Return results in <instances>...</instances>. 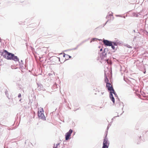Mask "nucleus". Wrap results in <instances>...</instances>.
<instances>
[{"label":"nucleus","instance_id":"obj_1","mask_svg":"<svg viewBox=\"0 0 148 148\" xmlns=\"http://www.w3.org/2000/svg\"><path fill=\"white\" fill-rule=\"evenodd\" d=\"M1 56L8 60H13L16 62H19V59L16 56L12 53L9 52L6 50L3 49L1 54Z\"/></svg>","mask_w":148,"mask_h":148},{"label":"nucleus","instance_id":"obj_2","mask_svg":"<svg viewBox=\"0 0 148 148\" xmlns=\"http://www.w3.org/2000/svg\"><path fill=\"white\" fill-rule=\"evenodd\" d=\"M42 44V43H39L38 45L39 47L38 48V51L41 56L44 55V53H46L47 50V48L44 45L41 46Z\"/></svg>","mask_w":148,"mask_h":148},{"label":"nucleus","instance_id":"obj_3","mask_svg":"<svg viewBox=\"0 0 148 148\" xmlns=\"http://www.w3.org/2000/svg\"><path fill=\"white\" fill-rule=\"evenodd\" d=\"M106 132V135L104 137L103 146L102 148H108L109 146L110 142L107 137L108 131Z\"/></svg>","mask_w":148,"mask_h":148},{"label":"nucleus","instance_id":"obj_4","mask_svg":"<svg viewBox=\"0 0 148 148\" xmlns=\"http://www.w3.org/2000/svg\"><path fill=\"white\" fill-rule=\"evenodd\" d=\"M44 112L43 108H40L39 110L38 111V116L39 119L43 120H46V118L44 114Z\"/></svg>","mask_w":148,"mask_h":148},{"label":"nucleus","instance_id":"obj_5","mask_svg":"<svg viewBox=\"0 0 148 148\" xmlns=\"http://www.w3.org/2000/svg\"><path fill=\"white\" fill-rule=\"evenodd\" d=\"M108 51V49L107 48H105L104 49L100 55V56L101 57H102V58H103L106 57L107 55L110 56L111 55V54L110 52H109L108 54H107V52Z\"/></svg>","mask_w":148,"mask_h":148},{"label":"nucleus","instance_id":"obj_6","mask_svg":"<svg viewBox=\"0 0 148 148\" xmlns=\"http://www.w3.org/2000/svg\"><path fill=\"white\" fill-rule=\"evenodd\" d=\"M104 81L106 84V86L108 89V88H110L111 87L113 86L109 82V79L107 78L106 75L105 73H104Z\"/></svg>","mask_w":148,"mask_h":148},{"label":"nucleus","instance_id":"obj_7","mask_svg":"<svg viewBox=\"0 0 148 148\" xmlns=\"http://www.w3.org/2000/svg\"><path fill=\"white\" fill-rule=\"evenodd\" d=\"M73 132V130L70 129L68 132H67L65 135V138L66 140H67L71 139V134Z\"/></svg>","mask_w":148,"mask_h":148},{"label":"nucleus","instance_id":"obj_8","mask_svg":"<svg viewBox=\"0 0 148 148\" xmlns=\"http://www.w3.org/2000/svg\"><path fill=\"white\" fill-rule=\"evenodd\" d=\"M103 42L104 45L106 46H110L112 45V41L103 39Z\"/></svg>","mask_w":148,"mask_h":148},{"label":"nucleus","instance_id":"obj_9","mask_svg":"<svg viewBox=\"0 0 148 148\" xmlns=\"http://www.w3.org/2000/svg\"><path fill=\"white\" fill-rule=\"evenodd\" d=\"M110 88H108V91H109V92H112V94H113L115 96V97H116L118 98V96L116 93L115 92L113 88V86L111 87Z\"/></svg>","mask_w":148,"mask_h":148},{"label":"nucleus","instance_id":"obj_10","mask_svg":"<svg viewBox=\"0 0 148 148\" xmlns=\"http://www.w3.org/2000/svg\"><path fill=\"white\" fill-rule=\"evenodd\" d=\"M38 90L39 91H43L45 90L43 87L42 85L41 84H38Z\"/></svg>","mask_w":148,"mask_h":148},{"label":"nucleus","instance_id":"obj_11","mask_svg":"<svg viewBox=\"0 0 148 148\" xmlns=\"http://www.w3.org/2000/svg\"><path fill=\"white\" fill-rule=\"evenodd\" d=\"M58 59L59 60V61L60 62V58H58L56 56H53L50 57L49 59V60H55L56 61Z\"/></svg>","mask_w":148,"mask_h":148},{"label":"nucleus","instance_id":"obj_12","mask_svg":"<svg viewBox=\"0 0 148 148\" xmlns=\"http://www.w3.org/2000/svg\"><path fill=\"white\" fill-rule=\"evenodd\" d=\"M110 98L114 104L115 103V99L111 92H110Z\"/></svg>","mask_w":148,"mask_h":148},{"label":"nucleus","instance_id":"obj_13","mask_svg":"<svg viewBox=\"0 0 148 148\" xmlns=\"http://www.w3.org/2000/svg\"><path fill=\"white\" fill-rule=\"evenodd\" d=\"M32 51H33V53L34 56V57L36 59V61H37V53L36 51H35L34 49H32Z\"/></svg>","mask_w":148,"mask_h":148},{"label":"nucleus","instance_id":"obj_14","mask_svg":"<svg viewBox=\"0 0 148 148\" xmlns=\"http://www.w3.org/2000/svg\"><path fill=\"white\" fill-rule=\"evenodd\" d=\"M112 16H113V15L112 14H109L107 15V16L106 17V19H107L108 20V19H110V20L111 19V18Z\"/></svg>","mask_w":148,"mask_h":148},{"label":"nucleus","instance_id":"obj_15","mask_svg":"<svg viewBox=\"0 0 148 148\" xmlns=\"http://www.w3.org/2000/svg\"><path fill=\"white\" fill-rule=\"evenodd\" d=\"M112 45L117 47L118 42H116L112 41Z\"/></svg>","mask_w":148,"mask_h":148},{"label":"nucleus","instance_id":"obj_16","mask_svg":"<svg viewBox=\"0 0 148 148\" xmlns=\"http://www.w3.org/2000/svg\"><path fill=\"white\" fill-rule=\"evenodd\" d=\"M110 46L112 48L113 50H116L117 48V47H116L115 46L113 45H112Z\"/></svg>","mask_w":148,"mask_h":148},{"label":"nucleus","instance_id":"obj_17","mask_svg":"<svg viewBox=\"0 0 148 148\" xmlns=\"http://www.w3.org/2000/svg\"><path fill=\"white\" fill-rule=\"evenodd\" d=\"M91 39L92 40H93V42L95 40H98L101 41L102 40L101 39H99L98 38H92Z\"/></svg>","mask_w":148,"mask_h":148},{"label":"nucleus","instance_id":"obj_18","mask_svg":"<svg viewBox=\"0 0 148 148\" xmlns=\"http://www.w3.org/2000/svg\"><path fill=\"white\" fill-rule=\"evenodd\" d=\"M116 104H118L119 106H120V102L119 99V98L118 99V101H116Z\"/></svg>","mask_w":148,"mask_h":148},{"label":"nucleus","instance_id":"obj_19","mask_svg":"<svg viewBox=\"0 0 148 148\" xmlns=\"http://www.w3.org/2000/svg\"><path fill=\"white\" fill-rule=\"evenodd\" d=\"M110 21V19H108V20L105 23L103 24V27H104L106 25V24H107V22L109 21Z\"/></svg>","mask_w":148,"mask_h":148},{"label":"nucleus","instance_id":"obj_20","mask_svg":"<svg viewBox=\"0 0 148 148\" xmlns=\"http://www.w3.org/2000/svg\"><path fill=\"white\" fill-rule=\"evenodd\" d=\"M119 115H118L117 116H114L112 119V121H113L115 118L116 117H119Z\"/></svg>","mask_w":148,"mask_h":148},{"label":"nucleus","instance_id":"obj_21","mask_svg":"<svg viewBox=\"0 0 148 148\" xmlns=\"http://www.w3.org/2000/svg\"><path fill=\"white\" fill-rule=\"evenodd\" d=\"M38 68L39 71H41V73L42 72V70L41 69L40 66H39V67H38Z\"/></svg>","mask_w":148,"mask_h":148},{"label":"nucleus","instance_id":"obj_22","mask_svg":"<svg viewBox=\"0 0 148 148\" xmlns=\"http://www.w3.org/2000/svg\"><path fill=\"white\" fill-rule=\"evenodd\" d=\"M126 47L128 48H132V47L130 46V45H126Z\"/></svg>","mask_w":148,"mask_h":148},{"label":"nucleus","instance_id":"obj_23","mask_svg":"<svg viewBox=\"0 0 148 148\" xmlns=\"http://www.w3.org/2000/svg\"><path fill=\"white\" fill-rule=\"evenodd\" d=\"M68 55L66 54L65 53H63V57H65L66 56L68 57Z\"/></svg>","mask_w":148,"mask_h":148},{"label":"nucleus","instance_id":"obj_24","mask_svg":"<svg viewBox=\"0 0 148 148\" xmlns=\"http://www.w3.org/2000/svg\"><path fill=\"white\" fill-rule=\"evenodd\" d=\"M89 39V38L88 39H86V40H85L83 41H82L83 42V43H84L85 42L88 41Z\"/></svg>","mask_w":148,"mask_h":148},{"label":"nucleus","instance_id":"obj_25","mask_svg":"<svg viewBox=\"0 0 148 148\" xmlns=\"http://www.w3.org/2000/svg\"><path fill=\"white\" fill-rule=\"evenodd\" d=\"M76 49H77L76 48H73V49H69V50L71 51V50H75Z\"/></svg>","mask_w":148,"mask_h":148},{"label":"nucleus","instance_id":"obj_26","mask_svg":"<svg viewBox=\"0 0 148 148\" xmlns=\"http://www.w3.org/2000/svg\"><path fill=\"white\" fill-rule=\"evenodd\" d=\"M18 98H20V97H21V94H20V93H19L18 95Z\"/></svg>","mask_w":148,"mask_h":148},{"label":"nucleus","instance_id":"obj_27","mask_svg":"<svg viewBox=\"0 0 148 148\" xmlns=\"http://www.w3.org/2000/svg\"><path fill=\"white\" fill-rule=\"evenodd\" d=\"M5 95L7 96V97H8V96H7V94H8L7 91H5Z\"/></svg>","mask_w":148,"mask_h":148},{"label":"nucleus","instance_id":"obj_28","mask_svg":"<svg viewBox=\"0 0 148 148\" xmlns=\"http://www.w3.org/2000/svg\"><path fill=\"white\" fill-rule=\"evenodd\" d=\"M65 58H66V59H65V60L64 61V62L66 60H68V59H66V58H68V57L66 56V57H65Z\"/></svg>","mask_w":148,"mask_h":148},{"label":"nucleus","instance_id":"obj_29","mask_svg":"<svg viewBox=\"0 0 148 148\" xmlns=\"http://www.w3.org/2000/svg\"><path fill=\"white\" fill-rule=\"evenodd\" d=\"M60 143H58L56 144V147H58V146L60 145Z\"/></svg>","mask_w":148,"mask_h":148},{"label":"nucleus","instance_id":"obj_30","mask_svg":"<svg viewBox=\"0 0 148 148\" xmlns=\"http://www.w3.org/2000/svg\"><path fill=\"white\" fill-rule=\"evenodd\" d=\"M68 57H69V58H71V56L68 55Z\"/></svg>","mask_w":148,"mask_h":148},{"label":"nucleus","instance_id":"obj_31","mask_svg":"<svg viewBox=\"0 0 148 148\" xmlns=\"http://www.w3.org/2000/svg\"><path fill=\"white\" fill-rule=\"evenodd\" d=\"M116 16L117 17H120V15H116Z\"/></svg>","mask_w":148,"mask_h":148},{"label":"nucleus","instance_id":"obj_32","mask_svg":"<svg viewBox=\"0 0 148 148\" xmlns=\"http://www.w3.org/2000/svg\"><path fill=\"white\" fill-rule=\"evenodd\" d=\"M94 90H95L96 91H97L98 90L97 88H96L95 89H94Z\"/></svg>","mask_w":148,"mask_h":148},{"label":"nucleus","instance_id":"obj_33","mask_svg":"<svg viewBox=\"0 0 148 148\" xmlns=\"http://www.w3.org/2000/svg\"><path fill=\"white\" fill-rule=\"evenodd\" d=\"M136 36H134V40H135V39H136Z\"/></svg>","mask_w":148,"mask_h":148},{"label":"nucleus","instance_id":"obj_34","mask_svg":"<svg viewBox=\"0 0 148 148\" xmlns=\"http://www.w3.org/2000/svg\"><path fill=\"white\" fill-rule=\"evenodd\" d=\"M102 50H103L101 48V49H100V51L101 52V51H102Z\"/></svg>","mask_w":148,"mask_h":148},{"label":"nucleus","instance_id":"obj_35","mask_svg":"<svg viewBox=\"0 0 148 148\" xmlns=\"http://www.w3.org/2000/svg\"><path fill=\"white\" fill-rule=\"evenodd\" d=\"M2 51H1V50H0V54L1 55V53L2 52Z\"/></svg>","mask_w":148,"mask_h":148},{"label":"nucleus","instance_id":"obj_36","mask_svg":"<svg viewBox=\"0 0 148 148\" xmlns=\"http://www.w3.org/2000/svg\"><path fill=\"white\" fill-rule=\"evenodd\" d=\"M82 45L83 44V43H84L82 41L81 43H80Z\"/></svg>","mask_w":148,"mask_h":148},{"label":"nucleus","instance_id":"obj_37","mask_svg":"<svg viewBox=\"0 0 148 148\" xmlns=\"http://www.w3.org/2000/svg\"><path fill=\"white\" fill-rule=\"evenodd\" d=\"M93 42V40L91 39V40L90 41V42L91 43Z\"/></svg>","mask_w":148,"mask_h":148},{"label":"nucleus","instance_id":"obj_38","mask_svg":"<svg viewBox=\"0 0 148 148\" xmlns=\"http://www.w3.org/2000/svg\"><path fill=\"white\" fill-rule=\"evenodd\" d=\"M109 126H108L107 127V130H108V129H109Z\"/></svg>","mask_w":148,"mask_h":148},{"label":"nucleus","instance_id":"obj_39","mask_svg":"<svg viewBox=\"0 0 148 148\" xmlns=\"http://www.w3.org/2000/svg\"><path fill=\"white\" fill-rule=\"evenodd\" d=\"M124 112V111H123L122 112V113L121 114V115H122L123 114V113Z\"/></svg>","mask_w":148,"mask_h":148},{"label":"nucleus","instance_id":"obj_40","mask_svg":"<svg viewBox=\"0 0 148 148\" xmlns=\"http://www.w3.org/2000/svg\"><path fill=\"white\" fill-rule=\"evenodd\" d=\"M57 147L56 146L55 147L54 146L53 147V148H57Z\"/></svg>","mask_w":148,"mask_h":148},{"label":"nucleus","instance_id":"obj_41","mask_svg":"<svg viewBox=\"0 0 148 148\" xmlns=\"http://www.w3.org/2000/svg\"><path fill=\"white\" fill-rule=\"evenodd\" d=\"M39 58L40 59V58H42V57H41L40 56H39Z\"/></svg>","mask_w":148,"mask_h":148},{"label":"nucleus","instance_id":"obj_42","mask_svg":"<svg viewBox=\"0 0 148 148\" xmlns=\"http://www.w3.org/2000/svg\"><path fill=\"white\" fill-rule=\"evenodd\" d=\"M78 45H79V46L82 45L80 43L78 44Z\"/></svg>","mask_w":148,"mask_h":148},{"label":"nucleus","instance_id":"obj_43","mask_svg":"<svg viewBox=\"0 0 148 148\" xmlns=\"http://www.w3.org/2000/svg\"><path fill=\"white\" fill-rule=\"evenodd\" d=\"M77 47H79V45H77Z\"/></svg>","mask_w":148,"mask_h":148},{"label":"nucleus","instance_id":"obj_44","mask_svg":"<svg viewBox=\"0 0 148 148\" xmlns=\"http://www.w3.org/2000/svg\"><path fill=\"white\" fill-rule=\"evenodd\" d=\"M55 85H56V86H57V84H54V86H55Z\"/></svg>","mask_w":148,"mask_h":148},{"label":"nucleus","instance_id":"obj_45","mask_svg":"<svg viewBox=\"0 0 148 148\" xmlns=\"http://www.w3.org/2000/svg\"><path fill=\"white\" fill-rule=\"evenodd\" d=\"M133 32H135V30H134L133 31Z\"/></svg>","mask_w":148,"mask_h":148},{"label":"nucleus","instance_id":"obj_46","mask_svg":"<svg viewBox=\"0 0 148 148\" xmlns=\"http://www.w3.org/2000/svg\"><path fill=\"white\" fill-rule=\"evenodd\" d=\"M41 73H39V74H38V75H41Z\"/></svg>","mask_w":148,"mask_h":148},{"label":"nucleus","instance_id":"obj_47","mask_svg":"<svg viewBox=\"0 0 148 148\" xmlns=\"http://www.w3.org/2000/svg\"><path fill=\"white\" fill-rule=\"evenodd\" d=\"M103 93H104V92H101V94H102V95H103Z\"/></svg>","mask_w":148,"mask_h":148},{"label":"nucleus","instance_id":"obj_48","mask_svg":"<svg viewBox=\"0 0 148 148\" xmlns=\"http://www.w3.org/2000/svg\"><path fill=\"white\" fill-rule=\"evenodd\" d=\"M78 48V47H77V46H76V47H75V48H76V49H77Z\"/></svg>","mask_w":148,"mask_h":148},{"label":"nucleus","instance_id":"obj_49","mask_svg":"<svg viewBox=\"0 0 148 148\" xmlns=\"http://www.w3.org/2000/svg\"><path fill=\"white\" fill-rule=\"evenodd\" d=\"M78 48V47H77V46H76V47H75V48H76V49H77Z\"/></svg>","mask_w":148,"mask_h":148},{"label":"nucleus","instance_id":"obj_50","mask_svg":"<svg viewBox=\"0 0 148 148\" xmlns=\"http://www.w3.org/2000/svg\"><path fill=\"white\" fill-rule=\"evenodd\" d=\"M138 15L137 14L136 15V17H138Z\"/></svg>","mask_w":148,"mask_h":148},{"label":"nucleus","instance_id":"obj_51","mask_svg":"<svg viewBox=\"0 0 148 148\" xmlns=\"http://www.w3.org/2000/svg\"><path fill=\"white\" fill-rule=\"evenodd\" d=\"M21 62H22L23 61H22V60H21Z\"/></svg>","mask_w":148,"mask_h":148},{"label":"nucleus","instance_id":"obj_52","mask_svg":"<svg viewBox=\"0 0 148 148\" xmlns=\"http://www.w3.org/2000/svg\"><path fill=\"white\" fill-rule=\"evenodd\" d=\"M122 110H123V107L122 108Z\"/></svg>","mask_w":148,"mask_h":148},{"label":"nucleus","instance_id":"obj_53","mask_svg":"<svg viewBox=\"0 0 148 148\" xmlns=\"http://www.w3.org/2000/svg\"><path fill=\"white\" fill-rule=\"evenodd\" d=\"M62 63V62H60V63Z\"/></svg>","mask_w":148,"mask_h":148},{"label":"nucleus","instance_id":"obj_54","mask_svg":"<svg viewBox=\"0 0 148 148\" xmlns=\"http://www.w3.org/2000/svg\"><path fill=\"white\" fill-rule=\"evenodd\" d=\"M21 99L19 100V101H21Z\"/></svg>","mask_w":148,"mask_h":148},{"label":"nucleus","instance_id":"obj_55","mask_svg":"<svg viewBox=\"0 0 148 148\" xmlns=\"http://www.w3.org/2000/svg\"><path fill=\"white\" fill-rule=\"evenodd\" d=\"M75 132L74 133V134H75Z\"/></svg>","mask_w":148,"mask_h":148}]
</instances>
